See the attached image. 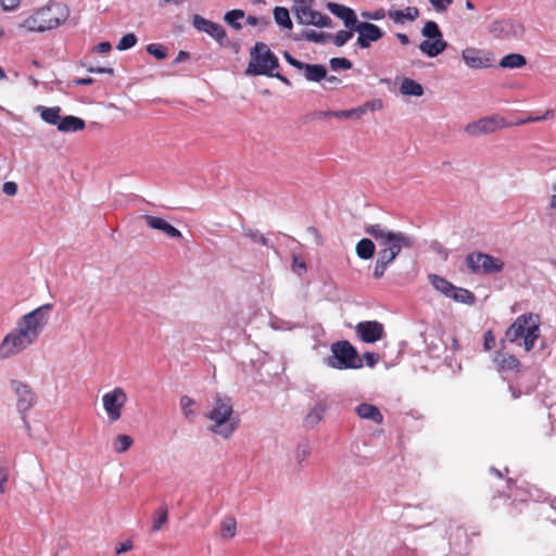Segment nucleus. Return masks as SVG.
<instances>
[{
	"label": "nucleus",
	"instance_id": "2f4dec72",
	"mask_svg": "<svg viewBox=\"0 0 556 556\" xmlns=\"http://www.w3.org/2000/svg\"><path fill=\"white\" fill-rule=\"evenodd\" d=\"M400 92L404 96L421 97L424 87L412 78H404L400 86Z\"/></svg>",
	"mask_w": 556,
	"mask_h": 556
},
{
	"label": "nucleus",
	"instance_id": "7c9ffc66",
	"mask_svg": "<svg viewBox=\"0 0 556 556\" xmlns=\"http://www.w3.org/2000/svg\"><path fill=\"white\" fill-rule=\"evenodd\" d=\"M448 299L467 305H472L476 302V296L471 291L456 286L453 287V291H451Z\"/></svg>",
	"mask_w": 556,
	"mask_h": 556
},
{
	"label": "nucleus",
	"instance_id": "f3484780",
	"mask_svg": "<svg viewBox=\"0 0 556 556\" xmlns=\"http://www.w3.org/2000/svg\"><path fill=\"white\" fill-rule=\"evenodd\" d=\"M11 387L16 395V407L21 414L29 410L36 403V394L31 388L18 380H13Z\"/></svg>",
	"mask_w": 556,
	"mask_h": 556
},
{
	"label": "nucleus",
	"instance_id": "a211bd4d",
	"mask_svg": "<svg viewBox=\"0 0 556 556\" xmlns=\"http://www.w3.org/2000/svg\"><path fill=\"white\" fill-rule=\"evenodd\" d=\"M142 219L146 222L149 228L161 231L168 238L180 239L182 237V233L179 229L170 225L162 217L146 214L142 216Z\"/></svg>",
	"mask_w": 556,
	"mask_h": 556
},
{
	"label": "nucleus",
	"instance_id": "774afa93",
	"mask_svg": "<svg viewBox=\"0 0 556 556\" xmlns=\"http://www.w3.org/2000/svg\"><path fill=\"white\" fill-rule=\"evenodd\" d=\"M548 417L551 419L552 426L556 424V403L549 406Z\"/></svg>",
	"mask_w": 556,
	"mask_h": 556
},
{
	"label": "nucleus",
	"instance_id": "4d7b16f0",
	"mask_svg": "<svg viewBox=\"0 0 556 556\" xmlns=\"http://www.w3.org/2000/svg\"><path fill=\"white\" fill-rule=\"evenodd\" d=\"M365 104V108L368 111H371V112H375V111H379L382 109L383 106V103L380 99H374L371 101H368Z\"/></svg>",
	"mask_w": 556,
	"mask_h": 556
},
{
	"label": "nucleus",
	"instance_id": "c9c22d12",
	"mask_svg": "<svg viewBox=\"0 0 556 556\" xmlns=\"http://www.w3.org/2000/svg\"><path fill=\"white\" fill-rule=\"evenodd\" d=\"M39 13L38 10L29 17L21 23L20 27L25 28L28 31H46L47 26L43 25L42 22H39Z\"/></svg>",
	"mask_w": 556,
	"mask_h": 556
},
{
	"label": "nucleus",
	"instance_id": "4be33fe9",
	"mask_svg": "<svg viewBox=\"0 0 556 556\" xmlns=\"http://www.w3.org/2000/svg\"><path fill=\"white\" fill-rule=\"evenodd\" d=\"M419 9L416 7H406L403 10L391 9L388 11V17L394 23L403 25L406 22H414L419 17Z\"/></svg>",
	"mask_w": 556,
	"mask_h": 556
},
{
	"label": "nucleus",
	"instance_id": "a18cd8bd",
	"mask_svg": "<svg viewBox=\"0 0 556 556\" xmlns=\"http://www.w3.org/2000/svg\"><path fill=\"white\" fill-rule=\"evenodd\" d=\"M136 43H137L136 35L132 33H129V34L124 35L119 39V41L116 46V49L119 51H125V50L132 48Z\"/></svg>",
	"mask_w": 556,
	"mask_h": 556
},
{
	"label": "nucleus",
	"instance_id": "a19ab883",
	"mask_svg": "<svg viewBox=\"0 0 556 556\" xmlns=\"http://www.w3.org/2000/svg\"><path fill=\"white\" fill-rule=\"evenodd\" d=\"M243 17H244V12L242 10L235 9V10H230V11L226 12L224 20L236 30H239L242 28V25H241V23H239V20H241Z\"/></svg>",
	"mask_w": 556,
	"mask_h": 556
},
{
	"label": "nucleus",
	"instance_id": "69168bd1",
	"mask_svg": "<svg viewBox=\"0 0 556 556\" xmlns=\"http://www.w3.org/2000/svg\"><path fill=\"white\" fill-rule=\"evenodd\" d=\"M334 117L340 118V119H351L352 118L351 111L350 110L336 111Z\"/></svg>",
	"mask_w": 556,
	"mask_h": 556
},
{
	"label": "nucleus",
	"instance_id": "de8ad7c7",
	"mask_svg": "<svg viewBox=\"0 0 556 556\" xmlns=\"http://www.w3.org/2000/svg\"><path fill=\"white\" fill-rule=\"evenodd\" d=\"M329 64L332 71H346L351 70L353 66L352 62L346 58H332L330 59Z\"/></svg>",
	"mask_w": 556,
	"mask_h": 556
},
{
	"label": "nucleus",
	"instance_id": "c03bdc74",
	"mask_svg": "<svg viewBox=\"0 0 556 556\" xmlns=\"http://www.w3.org/2000/svg\"><path fill=\"white\" fill-rule=\"evenodd\" d=\"M355 30H350L346 28V30H339L336 35H331V38L334 46L337 47H343L352 37Z\"/></svg>",
	"mask_w": 556,
	"mask_h": 556
},
{
	"label": "nucleus",
	"instance_id": "0eeeda50",
	"mask_svg": "<svg viewBox=\"0 0 556 556\" xmlns=\"http://www.w3.org/2000/svg\"><path fill=\"white\" fill-rule=\"evenodd\" d=\"M465 264L475 275H494L501 273L505 267V263L501 258L483 252L469 253L465 258Z\"/></svg>",
	"mask_w": 556,
	"mask_h": 556
},
{
	"label": "nucleus",
	"instance_id": "9d476101",
	"mask_svg": "<svg viewBox=\"0 0 556 556\" xmlns=\"http://www.w3.org/2000/svg\"><path fill=\"white\" fill-rule=\"evenodd\" d=\"M525 31V26L511 18L495 20L489 26V33L500 40H519Z\"/></svg>",
	"mask_w": 556,
	"mask_h": 556
},
{
	"label": "nucleus",
	"instance_id": "4468645a",
	"mask_svg": "<svg viewBox=\"0 0 556 556\" xmlns=\"http://www.w3.org/2000/svg\"><path fill=\"white\" fill-rule=\"evenodd\" d=\"M39 22L47 26V30L58 27L68 16V9L61 2H51L38 10Z\"/></svg>",
	"mask_w": 556,
	"mask_h": 556
},
{
	"label": "nucleus",
	"instance_id": "4c0bfd02",
	"mask_svg": "<svg viewBox=\"0 0 556 556\" xmlns=\"http://www.w3.org/2000/svg\"><path fill=\"white\" fill-rule=\"evenodd\" d=\"M237 532V521L233 517L227 516L222 520L220 535L223 539H231Z\"/></svg>",
	"mask_w": 556,
	"mask_h": 556
},
{
	"label": "nucleus",
	"instance_id": "dca6fc26",
	"mask_svg": "<svg viewBox=\"0 0 556 556\" xmlns=\"http://www.w3.org/2000/svg\"><path fill=\"white\" fill-rule=\"evenodd\" d=\"M355 332L365 343H375L386 336L383 325L377 320L359 321L355 326Z\"/></svg>",
	"mask_w": 556,
	"mask_h": 556
},
{
	"label": "nucleus",
	"instance_id": "473e14b6",
	"mask_svg": "<svg viewBox=\"0 0 556 556\" xmlns=\"http://www.w3.org/2000/svg\"><path fill=\"white\" fill-rule=\"evenodd\" d=\"M527 64V59L519 53H509L503 56L500 61V66L503 68L516 70L521 68Z\"/></svg>",
	"mask_w": 556,
	"mask_h": 556
},
{
	"label": "nucleus",
	"instance_id": "412c9836",
	"mask_svg": "<svg viewBox=\"0 0 556 556\" xmlns=\"http://www.w3.org/2000/svg\"><path fill=\"white\" fill-rule=\"evenodd\" d=\"M354 412L361 419L371 421L376 425H381L384 419L380 409L370 403L363 402L358 404L355 406Z\"/></svg>",
	"mask_w": 556,
	"mask_h": 556
},
{
	"label": "nucleus",
	"instance_id": "0e129e2a",
	"mask_svg": "<svg viewBox=\"0 0 556 556\" xmlns=\"http://www.w3.org/2000/svg\"><path fill=\"white\" fill-rule=\"evenodd\" d=\"M131 548H132L131 541H125L118 545V547L116 548V554L121 555L123 553L130 551Z\"/></svg>",
	"mask_w": 556,
	"mask_h": 556
},
{
	"label": "nucleus",
	"instance_id": "423d86ee",
	"mask_svg": "<svg viewBox=\"0 0 556 556\" xmlns=\"http://www.w3.org/2000/svg\"><path fill=\"white\" fill-rule=\"evenodd\" d=\"M330 351L331 354L325 358L328 367L345 370L359 369L364 365L357 350L346 340L332 343Z\"/></svg>",
	"mask_w": 556,
	"mask_h": 556
},
{
	"label": "nucleus",
	"instance_id": "864d4df0",
	"mask_svg": "<svg viewBox=\"0 0 556 556\" xmlns=\"http://www.w3.org/2000/svg\"><path fill=\"white\" fill-rule=\"evenodd\" d=\"M483 346L486 351H490L495 346V337L492 331H486L483 337Z\"/></svg>",
	"mask_w": 556,
	"mask_h": 556
},
{
	"label": "nucleus",
	"instance_id": "393cba45",
	"mask_svg": "<svg viewBox=\"0 0 556 556\" xmlns=\"http://www.w3.org/2000/svg\"><path fill=\"white\" fill-rule=\"evenodd\" d=\"M508 493L507 497L513 498L514 501H518L521 503H526L529 500L533 498V493L531 490L523 488L522 485H518L516 482L510 479L507 480Z\"/></svg>",
	"mask_w": 556,
	"mask_h": 556
},
{
	"label": "nucleus",
	"instance_id": "e2e57ef3",
	"mask_svg": "<svg viewBox=\"0 0 556 556\" xmlns=\"http://www.w3.org/2000/svg\"><path fill=\"white\" fill-rule=\"evenodd\" d=\"M112 49V46L109 41H102L100 43H98L96 47H94V51L99 52V53H106L109 52L110 50Z\"/></svg>",
	"mask_w": 556,
	"mask_h": 556
},
{
	"label": "nucleus",
	"instance_id": "72a5a7b5",
	"mask_svg": "<svg viewBox=\"0 0 556 556\" xmlns=\"http://www.w3.org/2000/svg\"><path fill=\"white\" fill-rule=\"evenodd\" d=\"M355 251H356V255L359 258L370 260L375 254L376 247H375V243L370 239L363 238L357 242Z\"/></svg>",
	"mask_w": 556,
	"mask_h": 556
},
{
	"label": "nucleus",
	"instance_id": "680f3d73",
	"mask_svg": "<svg viewBox=\"0 0 556 556\" xmlns=\"http://www.w3.org/2000/svg\"><path fill=\"white\" fill-rule=\"evenodd\" d=\"M350 111H351L352 118H355V119L361 118L363 115H365L367 113L365 104H363L358 108H355V109H350Z\"/></svg>",
	"mask_w": 556,
	"mask_h": 556
},
{
	"label": "nucleus",
	"instance_id": "cd10ccee",
	"mask_svg": "<svg viewBox=\"0 0 556 556\" xmlns=\"http://www.w3.org/2000/svg\"><path fill=\"white\" fill-rule=\"evenodd\" d=\"M304 76L308 81L319 83L326 78L327 68L323 64H307L304 63L302 68Z\"/></svg>",
	"mask_w": 556,
	"mask_h": 556
},
{
	"label": "nucleus",
	"instance_id": "bf43d9fd",
	"mask_svg": "<svg viewBox=\"0 0 556 556\" xmlns=\"http://www.w3.org/2000/svg\"><path fill=\"white\" fill-rule=\"evenodd\" d=\"M2 190L8 195H15L17 192V185L13 181H7L3 184Z\"/></svg>",
	"mask_w": 556,
	"mask_h": 556
},
{
	"label": "nucleus",
	"instance_id": "f704fd0d",
	"mask_svg": "<svg viewBox=\"0 0 556 556\" xmlns=\"http://www.w3.org/2000/svg\"><path fill=\"white\" fill-rule=\"evenodd\" d=\"M242 230L252 243L274 248L273 243H270V241L258 229L243 227Z\"/></svg>",
	"mask_w": 556,
	"mask_h": 556
},
{
	"label": "nucleus",
	"instance_id": "e433bc0d",
	"mask_svg": "<svg viewBox=\"0 0 556 556\" xmlns=\"http://www.w3.org/2000/svg\"><path fill=\"white\" fill-rule=\"evenodd\" d=\"M134 443V440L128 434H118L112 442V447L115 453L122 454L127 452Z\"/></svg>",
	"mask_w": 556,
	"mask_h": 556
},
{
	"label": "nucleus",
	"instance_id": "052dcab7",
	"mask_svg": "<svg viewBox=\"0 0 556 556\" xmlns=\"http://www.w3.org/2000/svg\"><path fill=\"white\" fill-rule=\"evenodd\" d=\"M21 0H0V5L5 11L14 10L18 7Z\"/></svg>",
	"mask_w": 556,
	"mask_h": 556
},
{
	"label": "nucleus",
	"instance_id": "1a4fd4ad",
	"mask_svg": "<svg viewBox=\"0 0 556 556\" xmlns=\"http://www.w3.org/2000/svg\"><path fill=\"white\" fill-rule=\"evenodd\" d=\"M314 0H294L293 12L302 25H313L319 28L331 27L332 20L318 11L313 10Z\"/></svg>",
	"mask_w": 556,
	"mask_h": 556
},
{
	"label": "nucleus",
	"instance_id": "79ce46f5",
	"mask_svg": "<svg viewBox=\"0 0 556 556\" xmlns=\"http://www.w3.org/2000/svg\"><path fill=\"white\" fill-rule=\"evenodd\" d=\"M168 510L166 506H162L155 514L152 523V531L157 532L162 529L163 525L167 522Z\"/></svg>",
	"mask_w": 556,
	"mask_h": 556
},
{
	"label": "nucleus",
	"instance_id": "6e6d98bb",
	"mask_svg": "<svg viewBox=\"0 0 556 556\" xmlns=\"http://www.w3.org/2000/svg\"><path fill=\"white\" fill-rule=\"evenodd\" d=\"M534 122H541V118H538V116H528V117L518 118L514 122H508V123H509V127H511V126H521V125H525L528 123H534Z\"/></svg>",
	"mask_w": 556,
	"mask_h": 556
},
{
	"label": "nucleus",
	"instance_id": "5fc2aeb1",
	"mask_svg": "<svg viewBox=\"0 0 556 556\" xmlns=\"http://www.w3.org/2000/svg\"><path fill=\"white\" fill-rule=\"evenodd\" d=\"M546 518L556 525V498L546 507Z\"/></svg>",
	"mask_w": 556,
	"mask_h": 556
},
{
	"label": "nucleus",
	"instance_id": "49530a36",
	"mask_svg": "<svg viewBox=\"0 0 556 556\" xmlns=\"http://www.w3.org/2000/svg\"><path fill=\"white\" fill-rule=\"evenodd\" d=\"M147 52L157 60H164L167 56V50L161 43H150L147 47Z\"/></svg>",
	"mask_w": 556,
	"mask_h": 556
},
{
	"label": "nucleus",
	"instance_id": "603ef678",
	"mask_svg": "<svg viewBox=\"0 0 556 556\" xmlns=\"http://www.w3.org/2000/svg\"><path fill=\"white\" fill-rule=\"evenodd\" d=\"M9 481V469L5 467H0V494H3L7 489V483Z\"/></svg>",
	"mask_w": 556,
	"mask_h": 556
},
{
	"label": "nucleus",
	"instance_id": "f8f14e48",
	"mask_svg": "<svg viewBox=\"0 0 556 556\" xmlns=\"http://www.w3.org/2000/svg\"><path fill=\"white\" fill-rule=\"evenodd\" d=\"M509 127V123L500 115L482 117L466 125L465 131L471 137L493 134L498 129Z\"/></svg>",
	"mask_w": 556,
	"mask_h": 556
},
{
	"label": "nucleus",
	"instance_id": "ddd939ff",
	"mask_svg": "<svg viewBox=\"0 0 556 556\" xmlns=\"http://www.w3.org/2000/svg\"><path fill=\"white\" fill-rule=\"evenodd\" d=\"M192 25L197 30L211 36L220 47L228 48L230 46V39L220 24L195 14L192 18Z\"/></svg>",
	"mask_w": 556,
	"mask_h": 556
},
{
	"label": "nucleus",
	"instance_id": "b1692460",
	"mask_svg": "<svg viewBox=\"0 0 556 556\" xmlns=\"http://www.w3.org/2000/svg\"><path fill=\"white\" fill-rule=\"evenodd\" d=\"M462 58L467 66L470 68L488 67L489 59L481 56V51L476 48H466L462 51Z\"/></svg>",
	"mask_w": 556,
	"mask_h": 556
},
{
	"label": "nucleus",
	"instance_id": "37998d69",
	"mask_svg": "<svg viewBox=\"0 0 556 556\" xmlns=\"http://www.w3.org/2000/svg\"><path fill=\"white\" fill-rule=\"evenodd\" d=\"M303 38L311 42L323 43L331 38V34L324 31L318 33L315 30H306L303 33Z\"/></svg>",
	"mask_w": 556,
	"mask_h": 556
},
{
	"label": "nucleus",
	"instance_id": "58836bf2",
	"mask_svg": "<svg viewBox=\"0 0 556 556\" xmlns=\"http://www.w3.org/2000/svg\"><path fill=\"white\" fill-rule=\"evenodd\" d=\"M312 453V445L308 442V440H302L298 443L295 453H294V459L298 463V465H302L305 459L311 455Z\"/></svg>",
	"mask_w": 556,
	"mask_h": 556
},
{
	"label": "nucleus",
	"instance_id": "09e8293b",
	"mask_svg": "<svg viewBox=\"0 0 556 556\" xmlns=\"http://www.w3.org/2000/svg\"><path fill=\"white\" fill-rule=\"evenodd\" d=\"M361 15L366 21H380L388 15V12H386V10L381 8L375 11H364L362 12Z\"/></svg>",
	"mask_w": 556,
	"mask_h": 556
},
{
	"label": "nucleus",
	"instance_id": "338daca9",
	"mask_svg": "<svg viewBox=\"0 0 556 556\" xmlns=\"http://www.w3.org/2000/svg\"><path fill=\"white\" fill-rule=\"evenodd\" d=\"M395 37L404 46H407L410 42L409 37L406 34H404V33H396Z\"/></svg>",
	"mask_w": 556,
	"mask_h": 556
},
{
	"label": "nucleus",
	"instance_id": "3c124183",
	"mask_svg": "<svg viewBox=\"0 0 556 556\" xmlns=\"http://www.w3.org/2000/svg\"><path fill=\"white\" fill-rule=\"evenodd\" d=\"M292 269L295 274L301 276L306 271V264L301 257L294 255L292 258Z\"/></svg>",
	"mask_w": 556,
	"mask_h": 556
},
{
	"label": "nucleus",
	"instance_id": "f257e3e1",
	"mask_svg": "<svg viewBox=\"0 0 556 556\" xmlns=\"http://www.w3.org/2000/svg\"><path fill=\"white\" fill-rule=\"evenodd\" d=\"M53 306L43 304L24 314L0 342V359L11 358L33 345L46 329Z\"/></svg>",
	"mask_w": 556,
	"mask_h": 556
},
{
	"label": "nucleus",
	"instance_id": "5701e85b",
	"mask_svg": "<svg viewBox=\"0 0 556 556\" xmlns=\"http://www.w3.org/2000/svg\"><path fill=\"white\" fill-rule=\"evenodd\" d=\"M493 362L496 364L498 371H514L520 367V362L516 356L503 351L495 353Z\"/></svg>",
	"mask_w": 556,
	"mask_h": 556
},
{
	"label": "nucleus",
	"instance_id": "c756f323",
	"mask_svg": "<svg viewBox=\"0 0 556 556\" xmlns=\"http://www.w3.org/2000/svg\"><path fill=\"white\" fill-rule=\"evenodd\" d=\"M428 280L437 291H439L446 298H448L451 291H453L454 285L447 281L442 276H439L437 274H429Z\"/></svg>",
	"mask_w": 556,
	"mask_h": 556
},
{
	"label": "nucleus",
	"instance_id": "13d9d810",
	"mask_svg": "<svg viewBox=\"0 0 556 556\" xmlns=\"http://www.w3.org/2000/svg\"><path fill=\"white\" fill-rule=\"evenodd\" d=\"M364 359L368 367H374L379 362V356L374 352H366L364 353Z\"/></svg>",
	"mask_w": 556,
	"mask_h": 556
},
{
	"label": "nucleus",
	"instance_id": "9b49d317",
	"mask_svg": "<svg viewBox=\"0 0 556 556\" xmlns=\"http://www.w3.org/2000/svg\"><path fill=\"white\" fill-rule=\"evenodd\" d=\"M128 396L124 389L116 387L102 395L103 409L111 424L116 422L122 417V409L127 403Z\"/></svg>",
	"mask_w": 556,
	"mask_h": 556
},
{
	"label": "nucleus",
	"instance_id": "f03ea898",
	"mask_svg": "<svg viewBox=\"0 0 556 556\" xmlns=\"http://www.w3.org/2000/svg\"><path fill=\"white\" fill-rule=\"evenodd\" d=\"M366 235L372 237L381 248L375 263L372 277L380 279L389 266L395 261L403 249H412L415 238L402 232L388 229L381 224H369L364 228Z\"/></svg>",
	"mask_w": 556,
	"mask_h": 556
},
{
	"label": "nucleus",
	"instance_id": "6ab92c4d",
	"mask_svg": "<svg viewBox=\"0 0 556 556\" xmlns=\"http://www.w3.org/2000/svg\"><path fill=\"white\" fill-rule=\"evenodd\" d=\"M329 408V403L326 397H318L313 407L307 412L303 425L305 428H315L325 417Z\"/></svg>",
	"mask_w": 556,
	"mask_h": 556
},
{
	"label": "nucleus",
	"instance_id": "39448f33",
	"mask_svg": "<svg viewBox=\"0 0 556 556\" xmlns=\"http://www.w3.org/2000/svg\"><path fill=\"white\" fill-rule=\"evenodd\" d=\"M279 67V60L264 42H256L250 50V62L245 68L248 76H271Z\"/></svg>",
	"mask_w": 556,
	"mask_h": 556
},
{
	"label": "nucleus",
	"instance_id": "8fccbe9b",
	"mask_svg": "<svg viewBox=\"0 0 556 556\" xmlns=\"http://www.w3.org/2000/svg\"><path fill=\"white\" fill-rule=\"evenodd\" d=\"M454 0H429L430 4L438 13L446 12Z\"/></svg>",
	"mask_w": 556,
	"mask_h": 556
},
{
	"label": "nucleus",
	"instance_id": "a878e982",
	"mask_svg": "<svg viewBox=\"0 0 556 556\" xmlns=\"http://www.w3.org/2000/svg\"><path fill=\"white\" fill-rule=\"evenodd\" d=\"M86 123L83 118L66 115L61 117L60 124L58 125V130L61 132H77L85 128Z\"/></svg>",
	"mask_w": 556,
	"mask_h": 556
},
{
	"label": "nucleus",
	"instance_id": "7ed1b4c3",
	"mask_svg": "<svg viewBox=\"0 0 556 556\" xmlns=\"http://www.w3.org/2000/svg\"><path fill=\"white\" fill-rule=\"evenodd\" d=\"M204 416L211 422L207 430L224 440L230 439L239 426L232 401L224 394L214 396Z\"/></svg>",
	"mask_w": 556,
	"mask_h": 556
},
{
	"label": "nucleus",
	"instance_id": "aec40b11",
	"mask_svg": "<svg viewBox=\"0 0 556 556\" xmlns=\"http://www.w3.org/2000/svg\"><path fill=\"white\" fill-rule=\"evenodd\" d=\"M327 9L338 18H340L343 22L345 28L350 30H352L358 22L355 11L346 5L336 2H328Z\"/></svg>",
	"mask_w": 556,
	"mask_h": 556
},
{
	"label": "nucleus",
	"instance_id": "c85d7f7f",
	"mask_svg": "<svg viewBox=\"0 0 556 556\" xmlns=\"http://www.w3.org/2000/svg\"><path fill=\"white\" fill-rule=\"evenodd\" d=\"M179 406L185 419L190 422L194 421L198 415L197 402L188 395H182L179 400Z\"/></svg>",
	"mask_w": 556,
	"mask_h": 556
},
{
	"label": "nucleus",
	"instance_id": "6e6552de",
	"mask_svg": "<svg viewBox=\"0 0 556 556\" xmlns=\"http://www.w3.org/2000/svg\"><path fill=\"white\" fill-rule=\"evenodd\" d=\"M421 35L426 37L419 43V50L429 58H435L447 48V42L443 39V34L439 25L433 21H428L421 28Z\"/></svg>",
	"mask_w": 556,
	"mask_h": 556
},
{
	"label": "nucleus",
	"instance_id": "2eb2a0df",
	"mask_svg": "<svg viewBox=\"0 0 556 556\" xmlns=\"http://www.w3.org/2000/svg\"><path fill=\"white\" fill-rule=\"evenodd\" d=\"M352 30L357 33L356 45L361 49H368L384 36V31L376 24L358 21Z\"/></svg>",
	"mask_w": 556,
	"mask_h": 556
},
{
	"label": "nucleus",
	"instance_id": "bb28decb",
	"mask_svg": "<svg viewBox=\"0 0 556 556\" xmlns=\"http://www.w3.org/2000/svg\"><path fill=\"white\" fill-rule=\"evenodd\" d=\"M36 111L40 114V117L41 119L49 124V125H53V126H56L60 124V121H61V108L60 106H51V108H48V106H43V105H38L36 108Z\"/></svg>",
	"mask_w": 556,
	"mask_h": 556
},
{
	"label": "nucleus",
	"instance_id": "ea45409f",
	"mask_svg": "<svg viewBox=\"0 0 556 556\" xmlns=\"http://www.w3.org/2000/svg\"><path fill=\"white\" fill-rule=\"evenodd\" d=\"M274 18H275V22L279 26H281L283 28H288V29L292 28V22H291V18H290V14H289V11L286 8L276 7L274 9Z\"/></svg>",
	"mask_w": 556,
	"mask_h": 556
},
{
	"label": "nucleus",
	"instance_id": "20e7f679",
	"mask_svg": "<svg viewBox=\"0 0 556 556\" xmlns=\"http://www.w3.org/2000/svg\"><path fill=\"white\" fill-rule=\"evenodd\" d=\"M540 337L539 316L532 313L518 316L505 331V337L501 340V349H505V342L515 343L522 346L526 352H530Z\"/></svg>",
	"mask_w": 556,
	"mask_h": 556
}]
</instances>
